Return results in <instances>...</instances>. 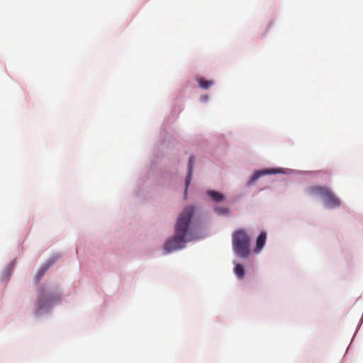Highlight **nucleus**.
<instances>
[{
	"mask_svg": "<svg viewBox=\"0 0 363 363\" xmlns=\"http://www.w3.org/2000/svg\"><path fill=\"white\" fill-rule=\"evenodd\" d=\"M194 164V157L193 155H191L189 160L188 174L186 178V189H187L188 186L190 184L191 180Z\"/></svg>",
	"mask_w": 363,
	"mask_h": 363,
	"instance_id": "0eeeda50",
	"label": "nucleus"
},
{
	"mask_svg": "<svg viewBox=\"0 0 363 363\" xmlns=\"http://www.w3.org/2000/svg\"><path fill=\"white\" fill-rule=\"evenodd\" d=\"M198 83L201 88L207 89L211 86L213 84V82L211 80H206L205 79L201 77L198 79Z\"/></svg>",
	"mask_w": 363,
	"mask_h": 363,
	"instance_id": "9d476101",
	"label": "nucleus"
},
{
	"mask_svg": "<svg viewBox=\"0 0 363 363\" xmlns=\"http://www.w3.org/2000/svg\"><path fill=\"white\" fill-rule=\"evenodd\" d=\"M55 261L53 259L49 260L45 264H43L37 274V279L40 280L44 275L45 272L53 264Z\"/></svg>",
	"mask_w": 363,
	"mask_h": 363,
	"instance_id": "6e6552de",
	"label": "nucleus"
},
{
	"mask_svg": "<svg viewBox=\"0 0 363 363\" xmlns=\"http://www.w3.org/2000/svg\"><path fill=\"white\" fill-rule=\"evenodd\" d=\"M215 211L219 214H227L228 213V209L227 208H220V207H216L214 208Z\"/></svg>",
	"mask_w": 363,
	"mask_h": 363,
	"instance_id": "f8f14e48",
	"label": "nucleus"
},
{
	"mask_svg": "<svg viewBox=\"0 0 363 363\" xmlns=\"http://www.w3.org/2000/svg\"><path fill=\"white\" fill-rule=\"evenodd\" d=\"M234 272L239 279H242L245 277L244 267L240 264H236Z\"/></svg>",
	"mask_w": 363,
	"mask_h": 363,
	"instance_id": "9b49d317",
	"label": "nucleus"
},
{
	"mask_svg": "<svg viewBox=\"0 0 363 363\" xmlns=\"http://www.w3.org/2000/svg\"><path fill=\"white\" fill-rule=\"evenodd\" d=\"M207 194L211 197L212 200H213L216 202H220L224 199V196L221 193L216 191H208Z\"/></svg>",
	"mask_w": 363,
	"mask_h": 363,
	"instance_id": "1a4fd4ad",
	"label": "nucleus"
},
{
	"mask_svg": "<svg viewBox=\"0 0 363 363\" xmlns=\"http://www.w3.org/2000/svg\"><path fill=\"white\" fill-rule=\"evenodd\" d=\"M60 298L59 293L48 291L45 289H41L38 294L36 306L39 309L45 308L60 301Z\"/></svg>",
	"mask_w": 363,
	"mask_h": 363,
	"instance_id": "20e7f679",
	"label": "nucleus"
},
{
	"mask_svg": "<svg viewBox=\"0 0 363 363\" xmlns=\"http://www.w3.org/2000/svg\"><path fill=\"white\" fill-rule=\"evenodd\" d=\"M267 239V233L265 232H262L256 241V248L255 249V252L258 253L259 252L265 245Z\"/></svg>",
	"mask_w": 363,
	"mask_h": 363,
	"instance_id": "423d86ee",
	"label": "nucleus"
},
{
	"mask_svg": "<svg viewBox=\"0 0 363 363\" xmlns=\"http://www.w3.org/2000/svg\"><path fill=\"white\" fill-rule=\"evenodd\" d=\"M207 99H208V96H203V97H202V99H203V101H206V100H207Z\"/></svg>",
	"mask_w": 363,
	"mask_h": 363,
	"instance_id": "ddd939ff",
	"label": "nucleus"
},
{
	"mask_svg": "<svg viewBox=\"0 0 363 363\" xmlns=\"http://www.w3.org/2000/svg\"><path fill=\"white\" fill-rule=\"evenodd\" d=\"M232 245L234 252L242 258H247L250 254V238L246 230L238 229L232 235Z\"/></svg>",
	"mask_w": 363,
	"mask_h": 363,
	"instance_id": "f03ea898",
	"label": "nucleus"
},
{
	"mask_svg": "<svg viewBox=\"0 0 363 363\" xmlns=\"http://www.w3.org/2000/svg\"><path fill=\"white\" fill-rule=\"evenodd\" d=\"M194 212V207L186 206L179 215L174 228V236L169 239L164 244V249L167 252L181 249L184 247L185 240L189 224Z\"/></svg>",
	"mask_w": 363,
	"mask_h": 363,
	"instance_id": "f257e3e1",
	"label": "nucleus"
},
{
	"mask_svg": "<svg viewBox=\"0 0 363 363\" xmlns=\"http://www.w3.org/2000/svg\"><path fill=\"white\" fill-rule=\"evenodd\" d=\"M280 171H279L277 169H266L260 171H255L252 177L250 178L248 184H254L262 176L271 174H277Z\"/></svg>",
	"mask_w": 363,
	"mask_h": 363,
	"instance_id": "39448f33",
	"label": "nucleus"
},
{
	"mask_svg": "<svg viewBox=\"0 0 363 363\" xmlns=\"http://www.w3.org/2000/svg\"><path fill=\"white\" fill-rule=\"evenodd\" d=\"M307 192L313 196H321L324 199L325 204L329 208L338 207L340 205V201L333 192L327 186H311L307 189Z\"/></svg>",
	"mask_w": 363,
	"mask_h": 363,
	"instance_id": "7ed1b4c3",
	"label": "nucleus"
}]
</instances>
